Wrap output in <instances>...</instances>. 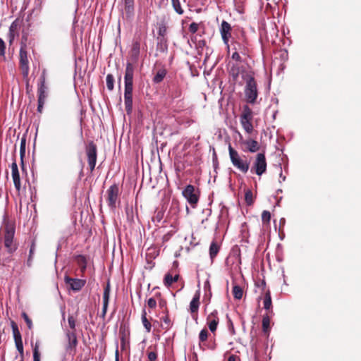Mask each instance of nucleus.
Instances as JSON below:
<instances>
[{
	"label": "nucleus",
	"instance_id": "nucleus-1",
	"mask_svg": "<svg viewBox=\"0 0 361 361\" xmlns=\"http://www.w3.org/2000/svg\"><path fill=\"white\" fill-rule=\"evenodd\" d=\"M243 78L245 81V94L247 102L254 104L257 98L258 92L257 83L252 72L244 73Z\"/></svg>",
	"mask_w": 361,
	"mask_h": 361
},
{
	"label": "nucleus",
	"instance_id": "nucleus-2",
	"mask_svg": "<svg viewBox=\"0 0 361 361\" xmlns=\"http://www.w3.org/2000/svg\"><path fill=\"white\" fill-rule=\"evenodd\" d=\"M16 227L15 224L10 221H6L4 228V244L9 254L13 253L17 250V245L14 242Z\"/></svg>",
	"mask_w": 361,
	"mask_h": 361
},
{
	"label": "nucleus",
	"instance_id": "nucleus-3",
	"mask_svg": "<svg viewBox=\"0 0 361 361\" xmlns=\"http://www.w3.org/2000/svg\"><path fill=\"white\" fill-rule=\"evenodd\" d=\"M228 152L232 164L243 173H247L250 168V163L247 161H243L238 152L231 145L228 146Z\"/></svg>",
	"mask_w": 361,
	"mask_h": 361
},
{
	"label": "nucleus",
	"instance_id": "nucleus-4",
	"mask_svg": "<svg viewBox=\"0 0 361 361\" xmlns=\"http://www.w3.org/2000/svg\"><path fill=\"white\" fill-rule=\"evenodd\" d=\"M252 118L253 112L252 109L247 105L244 106L240 121L243 128L247 134H251L253 132Z\"/></svg>",
	"mask_w": 361,
	"mask_h": 361
},
{
	"label": "nucleus",
	"instance_id": "nucleus-5",
	"mask_svg": "<svg viewBox=\"0 0 361 361\" xmlns=\"http://www.w3.org/2000/svg\"><path fill=\"white\" fill-rule=\"evenodd\" d=\"M66 343L65 350L67 354L73 355L76 350L78 341L74 331L65 330Z\"/></svg>",
	"mask_w": 361,
	"mask_h": 361
},
{
	"label": "nucleus",
	"instance_id": "nucleus-6",
	"mask_svg": "<svg viewBox=\"0 0 361 361\" xmlns=\"http://www.w3.org/2000/svg\"><path fill=\"white\" fill-rule=\"evenodd\" d=\"M267 171V161L264 153H259L253 163L250 171L257 176H262Z\"/></svg>",
	"mask_w": 361,
	"mask_h": 361
},
{
	"label": "nucleus",
	"instance_id": "nucleus-7",
	"mask_svg": "<svg viewBox=\"0 0 361 361\" xmlns=\"http://www.w3.org/2000/svg\"><path fill=\"white\" fill-rule=\"evenodd\" d=\"M182 195L193 208L195 207L199 201V193L195 186L192 185H186L182 192Z\"/></svg>",
	"mask_w": 361,
	"mask_h": 361
},
{
	"label": "nucleus",
	"instance_id": "nucleus-8",
	"mask_svg": "<svg viewBox=\"0 0 361 361\" xmlns=\"http://www.w3.org/2000/svg\"><path fill=\"white\" fill-rule=\"evenodd\" d=\"M20 68L22 75L24 78H27L29 75V61L27 57V52L26 51V46L23 44L20 47L19 53Z\"/></svg>",
	"mask_w": 361,
	"mask_h": 361
},
{
	"label": "nucleus",
	"instance_id": "nucleus-9",
	"mask_svg": "<svg viewBox=\"0 0 361 361\" xmlns=\"http://www.w3.org/2000/svg\"><path fill=\"white\" fill-rule=\"evenodd\" d=\"M107 204L111 209H115L117 202H119V188L116 184H114L106 190Z\"/></svg>",
	"mask_w": 361,
	"mask_h": 361
},
{
	"label": "nucleus",
	"instance_id": "nucleus-10",
	"mask_svg": "<svg viewBox=\"0 0 361 361\" xmlns=\"http://www.w3.org/2000/svg\"><path fill=\"white\" fill-rule=\"evenodd\" d=\"M86 154L90 171L92 172L95 168L97 157V146L91 141L86 147Z\"/></svg>",
	"mask_w": 361,
	"mask_h": 361
},
{
	"label": "nucleus",
	"instance_id": "nucleus-11",
	"mask_svg": "<svg viewBox=\"0 0 361 361\" xmlns=\"http://www.w3.org/2000/svg\"><path fill=\"white\" fill-rule=\"evenodd\" d=\"M133 87H125L124 103L127 114H130L133 111Z\"/></svg>",
	"mask_w": 361,
	"mask_h": 361
},
{
	"label": "nucleus",
	"instance_id": "nucleus-12",
	"mask_svg": "<svg viewBox=\"0 0 361 361\" xmlns=\"http://www.w3.org/2000/svg\"><path fill=\"white\" fill-rule=\"evenodd\" d=\"M46 80V73L45 71H43L40 78H39V83L38 86V100L45 102L47 92V87L45 85Z\"/></svg>",
	"mask_w": 361,
	"mask_h": 361
},
{
	"label": "nucleus",
	"instance_id": "nucleus-13",
	"mask_svg": "<svg viewBox=\"0 0 361 361\" xmlns=\"http://www.w3.org/2000/svg\"><path fill=\"white\" fill-rule=\"evenodd\" d=\"M20 24L21 21L17 18L10 25L8 34V41L10 44H11L14 39L19 35Z\"/></svg>",
	"mask_w": 361,
	"mask_h": 361
},
{
	"label": "nucleus",
	"instance_id": "nucleus-14",
	"mask_svg": "<svg viewBox=\"0 0 361 361\" xmlns=\"http://www.w3.org/2000/svg\"><path fill=\"white\" fill-rule=\"evenodd\" d=\"M65 282L70 285L71 288L74 291H79L85 285L86 281L80 279H73L69 276H66Z\"/></svg>",
	"mask_w": 361,
	"mask_h": 361
},
{
	"label": "nucleus",
	"instance_id": "nucleus-15",
	"mask_svg": "<svg viewBox=\"0 0 361 361\" xmlns=\"http://www.w3.org/2000/svg\"><path fill=\"white\" fill-rule=\"evenodd\" d=\"M133 75L134 67L132 63H127L124 76L125 87H133Z\"/></svg>",
	"mask_w": 361,
	"mask_h": 361
},
{
	"label": "nucleus",
	"instance_id": "nucleus-16",
	"mask_svg": "<svg viewBox=\"0 0 361 361\" xmlns=\"http://www.w3.org/2000/svg\"><path fill=\"white\" fill-rule=\"evenodd\" d=\"M110 283L109 282L107 283L106 286L104 287V293H103V307H102V311L101 314V317L102 319L105 318L108 305H109V297H110Z\"/></svg>",
	"mask_w": 361,
	"mask_h": 361
},
{
	"label": "nucleus",
	"instance_id": "nucleus-17",
	"mask_svg": "<svg viewBox=\"0 0 361 361\" xmlns=\"http://www.w3.org/2000/svg\"><path fill=\"white\" fill-rule=\"evenodd\" d=\"M11 173L15 188L18 192H20L21 189V183L19 171L16 161H14L11 164Z\"/></svg>",
	"mask_w": 361,
	"mask_h": 361
},
{
	"label": "nucleus",
	"instance_id": "nucleus-18",
	"mask_svg": "<svg viewBox=\"0 0 361 361\" xmlns=\"http://www.w3.org/2000/svg\"><path fill=\"white\" fill-rule=\"evenodd\" d=\"M231 25L228 22L223 20L220 27V32L222 39L226 45H228L229 38L231 37Z\"/></svg>",
	"mask_w": 361,
	"mask_h": 361
},
{
	"label": "nucleus",
	"instance_id": "nucleus-19",
	"mask_svg": "<svg viewBox=\"0 0 361 361\" xmlns=\"http://www.w3.org/2000/svg\"><path fill=\"white\" fill-rule=\"evenodd\" d=\"M219 324V317H217V311L214 310L207 317V324L212 332L216 331Z\"/></svg>",
	"mask_w": 361,
	"mask_h": 361
},
{
	"label": "nucleus",
	"instance_id": "nucleus-20",
	"mask_svg": "<svg viewBox=\"0 0 361 361\" xmlns=\"http://www.w3.org/2000/svg\"><path fill=\"white\" fill-rule=\"evenodd\" d=\"M140 53V42L139 38L133 39L132 48L130 50V56L133 60L137 61Z\"/></svg>",
	"mask_w": 361,
	"mask_h": 361
},
{
	"label": "nucleus",
	"instance_id": "nucleus-21",
	"mask_svg": "<svg viewBox=\"0 0 361 361\" xmlns=\"http://www.w3.org/2000/svg\"><path fill=\"white\" fill-rule=\"evenodd\" d=\"M200 290H197L195 292V293L190 303V311L192 314L197 313L198 312L199 307L200 305Z\"/></svg>",
	"mask_w": 361,
	"mask_h": 361
},
{
	"label": "nucleus",
	"instance_id": "nucleus-22",
	"mask_svg": "<svg viewBox=\"0 0 361 361\" xmlns=\"http://www.w3.org/2000/svg\"><path fill=\"white\" fill-rule=\"evenodd\" d=\"M244 73L245 72L241 71L240 67L239 66L238 64L232 63L230 66L229 75H231V77L232 78V79L234 82L237 81L240 73H242V75H243Z\"/></svg>",
	"mask_w": 361,
	"mask_h": 361
},
{
	"label": "nucleus",
	"instance_id": "nucleus-23",
	"mask_svg": "<svg viewBox=\"0 0 361 361\" xmlns=\"http://www.w3.org/2000/svg\"><path fill=\"white\" fill-rule=\"evenodd\" d=\"M124 1V12L127 18H131L134 14V0Z\"/></svg>",
	"mask_w": 361,
	"mask_h": 361
},
{
	"label": "nucleus",
	"instance_id": "nucleus-24",
	"mask_svg": "<svg viewBox=\"0 0 361 361\" xmlns=\"http://www.w3.org/2000/svg\"><path fill=\"white\" fill-rule=\"evenodd\" d=\"M244 143L247 146V149L250 152L254 153L259 149V145L255 140H247Z\"/></svg>",
	"mask_w": 361,
	"mask_h": 361
},
{
	"label": "nucleus",
	"instance_id": "nucleus-25",
	"mask_svg": "<svg viewBox=\"0 0 361 361\" xmlns=\"http://www.w3.org/2000/svg\"><path fill=\"white\" fill-rule=\"evenodd\" d=\"M75 260L80 267L81 271H84L87 267V259L84 255H78L75 257Z\"/></svg>",
	"mask_w": 361,
	"mask_h": 361
},
{
	"label": "nucleus",
	"instance_id": "nucleus-26",
	"mask_svg": "<svg viewBox=\"0 0 361 361\" xmlns=\"http://www.w3.org/2000/svg\"><path fill=\"white\" fill-rule=\"evenodd\" d=\"M166 73L165 68L159 69L153 78V82L157 84L161 82L165 78Z\"/></svg>",
	"mask_w": 361,
	"mask_h": 361
},
{
	"label": "nucleus",
	"instance_id": "nucleus-27",
	"mask_svg": "<svg viewBox=\"0 0 361 361\" xmlns=\"http://www.w3.org/2000/svg\"><path fill=\"white\" fill-rule=\"evenodd\" d=\"M219 251V245L216 241H212L209 247V256L212 260L218 254Z\"/></svg>",
	"mask_w": 361,
	"mask_h": 361
},
{
	"label": "nucleus",
	"instance_id": "nucleus-28",
	"mask_svg": "<svg viewBox=\"0 0 361 361\" xmlns=\"http://www.w3.org/2000/svg\"><path fill=\"white\" fill-rule=\"evenodd\" d=\"M25 145H26V138L23 136L20 140V154L21 159V167L22 169L24 170V163H23V157L25 154Z\"/></svg>",
	"mask_w": 361,
	"mask_h": 361
},
{
	"label": "nucleus",
	"instance_id": "nucleus-29",
	"mask_svg": "<svg viewBox=\"0 0 361 361\" xmlns=\"http://www.w3.org/2000/svg\"><path fill=\"white\" fill-rule=\"evenodd\" d=\"M141 319H142V324L146 329V331L148 333L150 332L151 329H152V325L147 318V312L145 309L142 310Z\"/></svg>",
	"mask_w": 361,
	"mask_h": 361
},
{
	"label": "nucleus",
	"instance_id": "nucleus-30",
	"mask_svg": "<svg viewBox=\"0 0 361 361\" xmlns=\"http://www.w3.org/2000/svg\"><path fill=\"white\" fill-rule=\"evenodd\" d=\"M11 328L13 331L14 341H20L22 340L20 333L18 330V327L15 322H11Z\"/></svg>",
	"mask_w": 361,
	"mask_h": 361
},
{
	"label": "nucleus",
	"instance_id": "nucleus-31",
	"mask_svg": "<svg viewBox=\"0 0 361 361\" xmlns=\"http://www.w3.org/2000/svg\"><path fill=\"white\" fill-rule=\"evenodd\" d=\"M233 295L235 299L240 300L243 295V291L242 288L238 285L233 286Z\"/></svg>",
	"mask_w": 361,
	"mask_h": 361
},
{
	"label": "nucleus",
	"instance_id": "nucleus-32",
	"mask_svg": "<svg viewBox=\"0 0 361 361\" xmlns=\"http://www.w3.org/2000/svg\"><path fill=\"white\" fill-rule=\"evenodd\" d=\"M161 319L163 322L162 328L164 329L168 330L171 327L172 323L168 315V312Z\"/></svg>",
	"mask_w": 361,
	"mask_h": 361
},
{
	"label": "nucleus",
	"instance_id": "nucleus-33",
	"mask_svg": "<svg viewBox=\"0 0 361 361\" xmlns=\"http://www.w3.org/2000/svg\"><path fill=\"white\" fill-rule=\"evenodd\" d=\"M172 6L174 11L179 15H182L184 12L183 9L181 8L180 3L179 0H171Z\"/></svg>",
	"mask_w": 361,
	"mask_h": 361
},
{
	"label": "nucleus",
	"instance_id": "nucleus-34",
	"mask_svg": "<svg viewBox=\"0 0 361 361\" xmlns=\"http://www.w3.org/2000/svg\"><path fill=\"white\" fill-rule=\"evenodd\" d=\"M178 279V275H176L173 277L171 274H166L164 278V283L167 286H170L173 282L177 281Z\"/></svg>",
	"mask_w": 361,
	"mask_h": 361
},
{
	"label": "nucleus",
	"instance_id": "nucleus-35",
	"mask_svg": "<svg viewBox=\"0 0 361 361\" xmlns=\"http://www.w3.org/2000/svg\"><path fill=\"white\" fill-rule=\"evenodd\" d=\"M271 307V298L269 291L266 293L264 298V308L265 310H269Z\"/></svg>",
	"mask_w": 361,
	"mask_h": 361
},
{
	"label": "nucleus",
	"instance_id": "nucleus-36",
	"mask_svg": "<svg viewBox=\"0 0 361 361\" xmlns=\"http://www.w3.org/2000/svg\"><path fill=\"white\" fill-rule=\"evenodd\" d=\"M106 87L109 90L111 91L114 87V78L111 74H108L106 78Z\"/></svg>",
	"mask_w": 361,
	"mask_h": 361
},
{
	"label": "nucleus",
	"instance_id": "nucleus-37",
	"mask_svg": "<svg viewBox=\"0 0 361 361\" xmlns=\"http://www.w3.org/2000/svg\"><path fill=\"white\" fill-rule=\"evenodd\" d=\"M245 200L247 205H252L253 204V194L251 190H248L245 192Z\"/></svg>",
	"mask_w": 361,
	"mask_h": 361
},
{
	"label": "nucleus",
	"instance_id": "nucleus-38",
	"mask_svg": "<svg viewBox=\"0 0 361 361\" xmlns=\"http://www.w3.org/2000/svg\"><path fill=\"white\" fill-rule=\"evenodd\" d=\"M204 290L205 292V297H208L209 299L212 296L211 286L209 279H207L204 283Z\"/></svg>",
	"mask_w": 361,
	"mask_h": 361
},
{
	"label": "nucleus",
	"instance_id": "nucleus-39",
	"mask_svg": "<svg viewBox=\"0 0 361 361\" xmlns=\"http://www.w3.org/2000/svg\"><path fill=\"white\" fill-rule=\"evenodd\" d=\"M16 348L20 355V360L23 361V344L22 340L15 341Z\"/></svg>",
	"mask_w": 361,
	"mask_h": 361
},
{
	"label": "nucleus",
	"instance_id": "nucleus-40",
	"mask_svg": "<svg viewBox=\"0 0 361 361\" xmlns=\"http://www.w3.org/2000/svg\"><path fill=\"white\" fill-rule=\"evenodd\" d=\"M271 219V214L268 211H264L262 214V220L264 224H269Z\"/></svg>",
	"mask_w": 361,
	"mask_h": 361
},
{
	"label": "nucleus",
	"instance_id": "nucleus-41",
	"mask_svg": "<svg viewBox=\"0 0 361 361\" xmlns=\"http://www.w3.org/2000/svg\"><path fill=\"white\" fill-rule=\"evenodd\" d=\"M33 360L34 361H40V355L39 352V345L35 344L33 348Z\"/></svg>",
	"mask_w": 361,
	"mask_h": 361
},
{
	"label": "nucleus",
	"instance_id": "nucleus-42",
	"mask_svg": "<svg viewBox=\"0 0 361 361\" xmlns=\"http://www.w3.org/2000/svg\"><path fill=\"white\" fill-rule=\"evenodd\" d=\"M68 322L71 331H74L75 332V319L73 316L70 315L68 317Z\"/></svg>",
	"mask_w": 361,
	"mask_h": 361
},
{
	"label": "nucleus",
	"instance_id": "nucleus-43",
	"mask_svg": "<svg viewBox=\"0 0 361 361\" xmlns=\"http://www.w3.org/2000/svg\"><path fill=\"white\" fill-rule=\"evenodd\" d=\"M207 337H208L207 330L205 329L201 330V331L199 334L200 341H201V342L205 341L207 339Z\"/></svg>",
	"mask_w": 361,
	"mask_h": 361
},
{
	"label": "nucleus",
	"instance_id": "nucleus-44",
	"mask_svg": "<svg viewBox=\"0 0 361 361\" xmlns=\"http://www.w3.org/2000/svg\"><path fill=\"white\" fill-rule=\"evenodd\" d=\"M22 317L26 322L28 329H31L32 328V320L29 318L28 315L25 312H23Z\"/></svg>",
	"mask_w": 361,
	"mask_h": 361
},
{
	"label": "nucleus",
	"instance_id": "nucleus-45",
	"mask_svg": "<svg viewBox=\"0 0 361 361\" xmlns=\"http://www.w3.org/2000/svg\"><path fill=\"white\" fill-rule=\"evenodd\" d=\"M270 320L269 318L267 317H264L262 319V328L264 331H267L269 326Z\"/></svg>",
	"mask_w": 361,
	"mask_h": 361
},
{
	"label": "nucleus",
	"instance_id": "nucleus-46",
	"mask_svg": "<svg viewBox=\"0 0 361 361\" xmlns=\"http://www.w3.org/2000/svg\"><path fill=\"white\" fill-rule=\"evenodd\" d=\"M6 53V44L2 39L0 38V56H4Z\"/></svg>",
	"mask_w": 361,
	"mask_h": 361
},
{
	"label": "nucleus",
	"instance_id": "nucleus-47",
	"mask_svg": "<svg viewBox=\"0 0 361 361\" xmlns=\"http://www.w3.org/2000/svg\"><path fill=\"white\" fill-rule=\"evenodd\" d=\"M199 28V25L196 23H192L189 26V31L192 34L195 33Z\"/></svg>",
	"mask_w": 361,
	"mask_h": 361
},
{
	"label": "nucleus",
	"instance_id": "nucleus-48",
	"mask_svg": "<svg viewBox=\"0 0 361 361\" xmlns=\"http://www.w3.org/2000/svg\"><path fill=\"white\" fill-rule=\"evenodd\" d=\"M166 26L162 24L160 25L158 30V34L159 36L164 37L166 35Z\"/></svg>",
	"mask_w": 361,
	"mask_h": 361
},
{
	"label": "nucleus",
	"instance_id": "nucleus-49",
	"mask_svg": "<svg viewBox=\"0 0 361 361\" xmlns=\"http://www.w3.org/2000/svg\"><path fill=\"white\" fill-rule=\"evenodd\" d=\"M147 305L149 308H155L157 306V301L154 298H150L147 300Z\"/></svg>",
	"mask_w": 361,
	"mask_h": 361
},
{
	"label": "nucleus",
	"instance_id": "nucleus-50",
	"mask_svg": "<svg viewBox=\"0 0 361 361\" xmlns=\"http://www.w3.org/2000/svg\"><path fill=\"white\" fill-rule=\"evenodd\" d=\"M149 361H156L157 359V354L156 352L151 351L147 354Z\"/></svg>",
	"mask_w": 361,
	"mask_h": 361
},
{
	"label": "nucleus",
	"instance_id": "nucleus-51",
	"mask_svg": "<svg viewBox=\"0 0 361 361\" xmlns=\"http://www.w3.org/2000/svg\"><path fill=\"white\" fill-rule=\"evenodd\" d=\"M159 305L160 308L165 309L166 313L168 312L167 308H166V301L165 300L161 299L159 302Z\"/></svg>",
	"mask_w": 361,
	"mask_h": 361
},
{
	"label": "nucleus",
	"instance_id": "nucleus-52",
	"mask_svg": "<svg viewBox=\"0 0 361 361\" xmlns=\"http://www.w3.org/2000/svg\"><path fill=\"white\" fill-rule=\"evenodd\" d=\"M231 58H232V59H233V60H235L236 61H241V57H240V54L237 51H235L232 54Z\"/></svg>",
	"mask_w": 361,
	"mask_h": 361
},
{
	"label": "nucleus",
	"instance_id": "nucleus-53",
	"mask_svg": "<svg viewBox=\"0 0 361 361\" xmlns=\"http://www.w3.org/2000/svg\"><path fill=\"white\" fill-rule=\"evenodd\" d=\"M45 102L38 100L37 111L42 113Z\"/></svg>",
	"mask_w": 361,
	"mask_h": 361
},
{
	"label": "nucleus",
	"instance_id": "nucleus-54",
	"mask_svg": "<svg viewBox=\"0 0 361 361\" xmlns=\"http://www.w3.org/2000/svg\"><path fill=\"white\" fill-rule=\"evenodd\" d=\"M11 260V257H6V258H1L0 261H2V263L4 264L6 262H9Z\"/></svg>",
	"mask_w": 361,
	"mask_h": 361
},
{
	"label": "nucleus",
	"instance_id": "nucleus-55",
	"mask_svg": "<svg viewBox=\"0 0 361 361\" xmlns=\"http://www.w3.org/2000/svg\"><path fill=\"white\" fill-rule=\"evenodd\" d=\"M238 359V357L235 355H231L228 357V361H236Z\"/></svg>",
	"mask_w": 361,
	"mask_h": 361
},
{
	"label": "nucleus",
	"instance_id": "nucleus-56",
	"mask_svg": "<svg viewBox=\"0 0 361 361\" xmlns=\"http://www.w3.org/2000/svg\"><path fill=\"white\" fill-rule=\"evenodd\" d=\"M35 250V246L32 245L30 249V256H32Z\"/></svg>",
	"mask_w": 361,
	"mask_h": 361
},
{
	"label": "nucleus",
	"instance_id": "nucleus-57",
	"mask_svg": "<svg viewBox=\"0 0 361 361\" xmlns=\"http://www.w3.org/2000/svg\"><path fill=\"white\" fill-rule=\"evenodd\" d=\"M126 211L128 216H129L130 212L133 213V209L130 208H126Z\"/></svg>",
	"mask_w": 361,
	"mask_h": 361
},
{
	"label": "nucleus",
	"instance_id": "nucleus-58",
	"mask_svg": "<svg viewBox=\"0 0 361 361\" xmlns=\"http://www.w3.org/2000/svg\"><path fill=\"white\" fill-rule=\"evenodd\" d=\"M31 261H32V256H29V258H28V260H27V264L29 266H30Z\"/></svg>",
	"mask_w": 361,
	"mask_h": 361
},
{
	"label": "nucleus",
	"instance_id": "nucleus-59",
	"mask_svg": "<svg viewBox=\"0 0 361 361\" xmlns=\"http://www.w3.org/2000/svg\"><path fill=\"white\" fill-rule=\"evenodd\" d=\"M115 361H119L118 360V350H116V360Z\"/></svg>",
	"mask_w": 361,
	"mask_h": 361
},
{
	"label": "nucleus",
	"instance_id": "nucleus-60",
	"mask_svg": "<svg viewBox=\"0 0 361 361\" xmlns=\"http://www.w3.org/2000/svg\"><path fill=\"white\" fill-rule=\"evenodd\" d=\"M280 178H281L283 179V180H285V179H286V177L283 176L282 173H281V174H280Z\"/></svg>",
	"mask_w": 361,
	"mask_h": 361
},
{
	"label": "nucleus",
	"instance_id": "nucleus-61",
	"mask_svg": "<svg viewBox=\"0 0 361 361\" xmlns=\"http://www.w3.org/2000/svg\"><path fill=\"white\" fill-rule=\"evenodd\" d=\"M285 222V219H281V223H284Z\"/></svg>",
	"mask_w": 361,
	"mask_h": 361
},
{
	"label": "nucleus",
	"instance_id": "nucleus-62",
	"mask_svg": "<svg viewBox=\"0 0 361 361\" xmlns=\"http://www.w3.org/2000/svg\"><path fill=\"white\" fill-rule=\"evenodd\" d=\"M285 222V219H281V223H284Z\"/></svg>",
	"mask_w": 361,
	"mask_h": 361
},
{
	"label": "nucleus",
	"instance_id": "nucleus-63",
	"mask_svg": "<svg viewBox=\"0 0 361 361\" xmlns=\"http://www.w3.org/2000/svg\"><path fill=\"white\" fill-rule=\"evenodd\" d=\"M199 43H200V44H204V41H203L202 42H201V41H199Z\"/></svg>",
	"mask_w": 361,
	"mask_h": 361
},
{
	"label": "nucleus",
	"instance_id": "nucleus-64",
	"mask_svg": "<svg viewBox=\"0 0 361 361\" xmlns=\"http://www.w3.org/2000/svg\"><path fill=\"white\" fill-rule=\"evenodd\" d=\"M87 359H85V360H82L81 359H80V361H87Z\"/></svg>",
	"mask_w": 361,
	"mask_h": 361
}]
</instances>
